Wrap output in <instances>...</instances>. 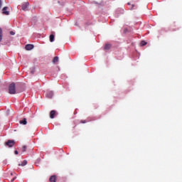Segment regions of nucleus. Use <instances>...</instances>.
<instances>
[{"instance_id": "24", "label": "nucleus", "mask_w": 182, "mask_h": 182, "mask_svg": "<svg viewBox=\"0 0 182 182\" xmlns=\"http://www.w3.org/2000/svg\"><path fill=\"white\" fill-rule=\"evenodd\" d=\"M128 5H130V3H128Z\"/></svg>"}, {"instance_id": "1", "label": "nucleus", "mask_w": 182, "mask_h": 182, "mask_svg": "<svg viewBox=\"0 0 182 182\" xmlns=\"http://www.w3.org/2000/svg\"><path fill=\"white\" fill-rule=\"evenodd\" d=\"M9 93H10V95H15V93H16L15 83L13 82L9 86Z\"/></svg>"}, {"instance_id": "22", "label": "nucleus", "mask_w": 182, "mask_h": 182, "mask_svg": "<svg viewBox=\"0 0 182 182\" xmlns=\"http://www.w3.org/2000/svg\"><path fill=\"white\" fill-rule=\"evenodd\" d=\"M31 73H33L35 71H33V70H31Z\"/></svg>"}, {"instance_id": "6", "label": "nucleus", "mask_w": 182, "mask_h": 182, "mask_svg": "<svg viewBox=\"0 0 182 182\" xmlns=\"http://www.w3.org/2000/svg\"><path fill=\"white\" fill-rule=\"evenodd\" d=\"M32 49H33V45H32V44H27L26 46V50H32Z\"/></svg>"}, {"instance_id": "19", "label": "nucleus", "mask_w": 182, "mask_h": 182, "mask_svg": "<svg viewBox=\"0 0 182 182\" xmlns=\"http://www.w3.org/2000/svg\"><path fill=\"white\" fill-rule=\"evenodd\" d=\"M10 34L14 36V35H15V32L11 31V32H10Z\"/></svg>"}, {"instance_id": "9", "label": "nucleus", "mask_w": 182, "mask_h": 182, "mask_svg": "<svg viewBox=\"0 0 182 182\" xmlns=\"http://www.w3.org/2000/svg\"><path fill=\"white\" fill-rule=\"evenodd\" d=\"M50 182H56V176H52L50 178Z\"/></svg>"}, {"instance_id": "3", "label": "nucleus", "mask_w": 182, "mask_h": 182, "mask_svg": "<svg viewBox=\"0 0 182 182\" xmlns=\"http://www.w3.org/2000/svg\"><path fill=\"white\" fill-rule=\"evenodd\" d=\"M15 144V141L12 140H9L6 143V145L8 146L9 147H12Z\"/></svg>"}, {"instance_id": "14", "label": "nucleus", "mask_w": 182, "mask_h": 182, "mask_svg": "<svg viewBox=\"0 0 182 182\" xmlns=\"http://www.w3.org/2000/svg\"><path fill=\"white\" fill-rule=\"evenodd\" d=\"M2 41V28H0V42Z\"/></svg>"}, {"instance_id": "17", "label": "nucleus", "mask_w": 182, "mask_h": 182, "mask_svg": "<svg viewBox=\"0 0 182 182\" xmlns=\"http://www.w3.org/2000/svg\"><path fill=\"white\" fill-rule=\"evenodd\" d=\"M133 8H134V4H132L131 6L129 7L131 10L133 9Z\"/></svg>"}, {"instance_id": "15", "label": "nucleus", "mask_w": 182, "mask_h": 182, "mask_svg": "<svg viewBox=\"0 0 182 182\" xmlns=\"http://www.w3.org/2000/svg\"><path fill=\"white\" fill-rule=\"evenodd\" d=\"M146 45H147V43L146 41H141V46H144Z\"/></svg>"}, {"instance_id": "7", "label": "nucleus", "mask_w": 182, "mask_h": 182, "mask_svg": "<svg viewBox=\"0 0 182 182\" xmlns=\"http://www.w3.org/2000/svg\"><path fill=\"white\" fill-rule=\"evenodd\" d=\"M56 112L55 110H52L50 113V119H54L55 118V114Z\"/></svg>"}, {"instance_id": "20", "label": "nucleus", "mask_w": 182, "mask_h": 182, "mask_svg": "<svg viewBox=\"0 0 182 182\" xmlns=\"http://www.w3.org/2000/svg\"><path fill=\"white\" fill-rule=\"evenodd\" d=\"M15 154H18V151H14Z\"/></svg>"}, {"instance_id": "11", "label": "nucleus", "mask_w": 182, "mask_h": 182, "mask_svg": "<svg viewBox=\"0 0 182 182\" xmlns=\"http://www.w3.org/2000/svg\"><path fill=\"white\" fill-rule=\"evenodd\" d=\"M55 41V36L53 34H51L50 36V42H53Z\"/></svg>"}, {"instance_id": "13", "label": "nucleus", "mask_w": 182, "mask_h": 182, "mask_svg": "<svg viewBox=\"0 0 182 182\" xmlns=\"http://www.w3.org/2000/svg\"><path fill=\"white\" fill-rule=\"evenodd\" d=\"M28 122H26V118L23 119V120L20 121V124H26Z\"/></svg>"}, {"instance_id": "21", "label": "nucleus", "mask_w": 182, "mask_h": 182, "mask_svg": "<svg viewBox=\"0 0 182 182\" xmlns=\"http://www.w3.org/2000/svg\"><path fill=\"white\" fill-rule=\"evenodd\" d=\"M15 180V178H14L12 180H11V182L14 181Z\"/></svg>"}, {"instance_id": "12", "label": "nucleus", "mask_w": 182, "mask_h": 182, "mask_svg": "<svg viewBox=\"0 0 182 182\" xmlns=\"http://www.w3.org/2000/svg\"><path fill=\"white\" fill-rule=\"evenodd\" d=\"M57 62H59V57H55L53 60V63H57Z\"/></svg>"}, {"instance_id": "16", "label": "nucleus", "mask_w": 182, "mask_h": 182, "mask_svg": "<svg viewBox=\"0 0 182 182\" xmlns=\"http://www.w3.org/2000/svg\"><path fill=\"white\" fill-rule=\"evenodd\" d=\"M23 151H26V146H23Z\"/></svg>"}, {"instance_id": "5", "label": "nucleus", "mask_w": 182, "mask_h": 182, "mask_svg": "<svg viewBox=\"0 0 182 182\" xmlns=\"http://www.w3.org/2000/svg\"><path fill=\"white\" fill-rule=\"evenodd\" d=\"M4 15H9V11H8V7L5 6L2 9Z\"/></svg>"}, {"instance_id": "23", "label": "nucleus", "mask_w": 182, "mask_h": 182, "mask_svg": "<svg viewBox=\"0 0 182 182\" xmlns=\"http://www.w3.org/2000/svg\"><path fill=\"white\" fill-rule=\"evenodd\" d=\"M82 123H86V121H84Z\"/></svg>"}, {"instance_id": "8", "label": "nucleus", "mask_w": 182, "mask_h": 182, "mask_svg": "<svg viewBox=\"0 0 182 182\" xmlns=\"http://www.w3.org/2000/svg\"><path fill=\"white\" fill-rule=\"evenodd\" d=\"M28 164V161L24 160L21 164H19L18 166H21L22 167L26 166Z\"/></svg>"}, {"instance_id": "2", "label": "nucleus", "mask_w": 182, "mask_h": 182, "mask_svg": "<svg viewBox=\"0 0 182 182\" xmlns=\"http://www.w3.org/2000/svg\"><path fill=\"white\" fill-rule=\"evenodd\" d=\"M23 11H28L29 9V2H25L22 4Z\"/></svg>"}, {"instance_id": "10", "label": "nucleus", "mask_w": 182, "mask_h": 182, "mask_svg": "<svg viewBox=\"0 0 182 182\" xmlns=\"http://www.w3.org/2000/svg\"><path fill=\"white\" fill-rule=\"evenodd\" d=\"M110 48H112V46L110 44H106L105 46V50H109V49H110Z\"/></svg>"}, {"instance_id": "4", "label": "nucleus", "mask_w": 182, "mask_h": 182, "mask_svg": "<svg viewBox=\"0 0 182 182\" xmlns=\"http://www.w3.org/2000/svg\"><path fill=\"white\" fill-rule=\"evenodd\" d=\"M46 97H48V99H52V97H53V91H48L46 94Z\"/></svg>"}, {"instance_id": "18", "label": "nucleus", "mask_w": 182, "mask_h": 182, "mask_svg": "<svg viewBox=\"0 0 182 182\" xmlns=\"http://www.w3.org/2000/svg\"><path fill=\"white\" fill-rule=\"evenodd\" d=\"M2 8V0H0V9Z\"/></svg>"}]
</instances>
